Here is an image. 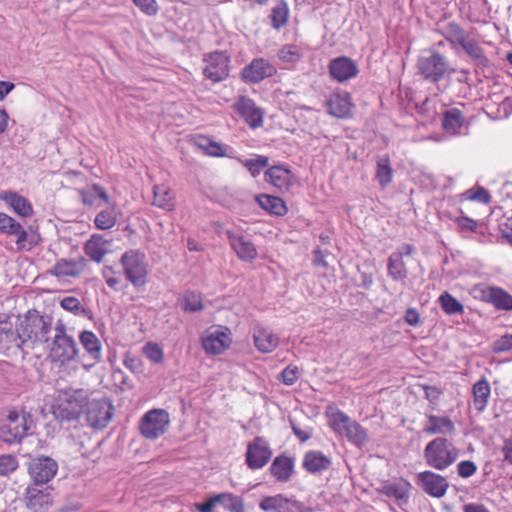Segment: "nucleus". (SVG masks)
<instances>
[{
    "mask_svg": "<svg viewBox=\"0 0 512 512\" xmlns=\"http://www.w3.org/2000/svg\"><path fill=\"white\" fill-rule=\"evenodd\" d=\"M19 333L25 345L33 348L35 343L48 342L52 329V317L41 315L39 311L28 310L19 320Z\"/></svg>",
    "mask_w": 512,
    "mask_h": 512,
    "instance_id": "1",
    "label": "nucleus"
},
{
    "mask_svg": "<svg viewBox=\"0 0 512 512\" xmlns=\"http://www.w3.org/2000/svg\"><path fill=\"white\" fill-rule=\"evenodd\" d=\"M34 421L30 412L14 409L0 418V439L7 444H18L33 428Z\"/></svg>",
    "mask_w": 512,
    "mask_h": 512,
    "instance_id": "2",
    "label": "nucleus"
},
{
    "mask_svg": "<svg viewBox=\"0 0 512 512\" xmlns=\"http://www.w3.org/2000/svg\"><path fill=\"white\" fill-rule=\"evenodd\" d=\"M459 453V449L452 441L444 437H436L425 446L423 457L427 466L443 471L455 463Z\"/></svg>",
    "mask_w": 512,
    "mask_h": 512,
    "instance_id": "3",
    "label": "nucleus"
},
{
    "mask_svg": "<svg viewBox=\"0 0 512 512\" xmlns=\"http://www.w3.org/2000/svg\"><path fill=\"white\" fill-rule=\"evenodd\" d=\"M88 392L84 389H64L59 392L58 404L54 415L61 422L73 421L79 418L83 408L88 403Z\"/></svg>",
    "mask_w": 512,
    "mask_h": 512,
    "instance_id": "4",
    "label": "nucleus"
},
{
    "mask_svg": "<svg viewBox=\"0 0 512 512\" xmlns=\"http://www.w3.org/2000/svg\"><path fill=\"white\" fill-rule=\"evenodd\" d=\"M416 71L424 81L436 84L441 81L446 74L455 72L450 68L446 56L438 51H432L427 56H420L416 62Z\"/></svg>",
    "mask_w": 512,
    "mask_h": 512,
    "instance_id": "5",
    "label": "nucleus"
},
{
    "mask_svg": "<svg viewBox=\"0 0 512 512\" xmlns=\"http://www.w3.org/2000/svg\"><path fill=\"white\" fill-rule=\"evenodd\" d=\"M328 417L329 426L336 434L345 437L356 446H362L366 443L368 439L366 430L346 413L341 410H336L328 413Z\"/></svg>",
    "mask_w": 512,
    "mask_h": 512,
    "instance_id": "6",
    "label": "nucleus"
},
{
    "mask_svg": "<svg viewBox=\"0 0 512 512\" xmlns=\"http://www.w3.org/2000/svg\"><path fill=\"white\" fill-rule=\"evenodd\" d=\"M54 336L50 356L54 362L67 364L78 355L79 349L72 335L68 334L66 325L58 321L54 327Z\"/></svg>",
    "mask_w": 512,
    "mask_h": 512,
    "instance_id": "7",
    "label": "nucleus"
},
{
    "mask_svg": "<svg viewBox=\"0 0 512 512\" xmlns=\"http://www.w3.org/2000/svg\"><path fill=\"white\" fill-rule=\"evenodd\" d=\"M120 264L126 279L135 288L147 283L148 264L144 253L134 249L128 250L122 254Z\"/></svg>",
    "mask_w": 512,
    "mask_h": 512,
    "instance_id": "8",
    "label": "nucleus"
},
{
    "mask_svg": "<svg viewBox=\"0 0 512 512\" xmlns=\"http://www.w3.org/2000/svg\"><path fill=\"white\" fill-rule=\"evenodd\" d=\"M169 423V413L166 410L152 409L142 416L139 430L144 438L155 440L165 434Z\"/></svg>",
    "mask_w": 512,
    "mask_h": 512,
    "instance_id": "9",
    "label": "nucleus"
},
{
    "mask_svg": "<svg viewBox=\"0 0 512 512\" xmlns=\"http://www.w3.org/2000/svg\"><path fill=\"white\" fill-rule=\"evenodd\" d=\"M113 416V406L106 398L93 399L86 405V420L94 429L105 428Z\"/></svg>",
    "mask_w": 512,
    "mask_h": 512,
    "instance_id": "10",
    "label": "nucleus"
},
{
    "mask_svg": "<svg viewBox=\"0 0 512 512\" xmlns=\"http://www.w3.org/2000/svg\"><path fill=\"white\" fill-rule=\"evenodd\" d=\"M57 470V462L47 456L35 457L28 465V472L35 486L47 484L54 478Z\"/></svg>",
    "mask_w": 512,
    "mask_h": 512,
    "instance_id": "11",
    "label": "nucleus"
},
{
    "mask_svg": "<svg viewBox=\"0 0 512 512\" xmlns=\"http://www.w3.org/2000/svg\"><path fill=\"white\" fill-rule=\"evenodd\" d=\"M207 63L204 76L212 82H221L229 76L230 58L225 52L215 51L204 57Z\"/></svg>",
    "mask_w": 512,
    "mask_h": 512,
    "instance_id": "12",
    "label": "nucleus"
},
{
    "mask_svg": "<svg viewBox=\"0 0 512 512\" xmlns=\"http://www.w3.org/2000/svg\"><path fill=\"white\" fill-rule=\"evenodd\" d=\"M272 457V450L263 437H256L247 446L245 454L246 465L252 469H261L267 465Z\"/></svg>",
    "mask_w": 512,
    "mask_h": 512,
    "instance_id": "13",
    "label": "nucleus"
},
{
    "mask_svg": "<svg viewBox=\"0 0 512 512\" xmlns=\"http://www.w3.org/2000/svg\"><path fill=\"white\" fill-rule=\"evenodd\" d=\"M416 483L426 494L435 498L443 497L449 487L446 477L429 470L418 473Z\"/></svg>",
    "mask_w": 512,
    "mask_h": 512,
    "instance_id": "14",
    "label": "nucleus"
},
{
    "mask_svg": "<svg viewBox=\"0 0 512 512\" xmlns=\"http://www.w3.org/2000/svg\"><path fill=\"white\" fill-rule=\"evenodd\" d=\"M259 508L264 512H306L305 505L294 498L285 497L283 494L264 497Z\"/></svg>",
    "mask_w": 512,
    "mask_h": 512,
    "instance_id": "15",
    "label": "nucleus"
},
{
    "mask_svg": "<svg viewBox=\"0 0 512 512\" xmlns=\"http://www.w3.org/2000/svg\"><path fill=\"white\" fill-rule=\"evenodd\" d=\"M277 69L264 58H255L241 71L242 79L247 83L257 84L266 78L274 76Z\"/></svg>",
    "mask_w": 512,
    "mask_h": 512,
    "instance_id": "16",
    "label": "nucleus"
},
{
    "mask_svg": "<svg viewBox=\"0 0 512 512\" xmlns=\"http://www.w3.org/2000/svg\"><path fill=\"white\" fill-rule=\"evenodd\" d=\"M411 484L403 478L385 481L378 488V492L395 499L399 506L406 505L410 498Z\"/></svg>",
    "mask_w": 512,
    "mask_h": 512,
    "instance_id": "17",
    "label": "nucleus"
},
{
    "mask_svg": "<svg viewBox=\"0 0 512 512\" xmlns=\"http://www.w3.org/2000/svg\"><path fill=\"white\" fill-rule=\"evenodd\" d=\"M328 68L331 77L341 83L355 78L359 73L357 63L346 56L332 59Z\"/></svg>",
    "mask_w": 512,
    "mask_h": 512,
    "instance_id": "18",
    "label": "nucleus"
},
{
    "mask_svg": "<svg viewBox=\"0 0 512 512\" xmlns=\"http://www.w3.org/2000/svg\"><path fill=\"white\" fill-rule=\"evenodd\" d=\"M225 234L231 248L242 261L251 262L257 258V249L249 239L233 230H226Z\"/></svg>",
    "mask_w": 512,
    "mask_h": 512,
    "instance_id": "19",
    "label": "nucleus"
},
{
    "mask_svg": "<svg viewBox=\"0 0 512 512\" xmlns=\"http://www.w3.org/2000/svg\"><path fill=\"white\" fill-rule=\"evenodd\" d=\"M235 109L250 127L258 128L263 125V112L252 99L240 97L235 103Z\"/></svg>",
    "mask_w": 512,
    "mask_h": 512,
    "instance_id": "20",
    "label": "nucleus"
},
{
    "mask_svg": "<svg viewBox=\"0 0 512 512\" xmlns=\"http://www.w3.org/2000/svg\"><path fill=\"white\" fill-rule=\"evenodd\" d=\"M481 300L490 303L496 310L511 311L512 310V295L506 290L497 286H489L481 289Z\"/></svg>",
    "mask_w": 512,
    "mask_h": 512,
    "instance_id": "21",
    "label": "nucleus"
},
{
    "mask_svg": "<svg viewBox=\"0 0 512 512\" xmlns=\"http://www.w3.org/2000/svg\"><path fill=\"white\" fill-rule=\"evenodd\" d=\"M53 498L49 488L39 489L35 486H28L26 489V507L34 512L48 509L52 505Z\"/></svg>",
    "mask_w": 512,
    "mask_h": 512,
    "instance_id": "22",
    "label": "nucleus"
},
{
    "mask_svg": "<svg viewBox=\"0 0 512 512\" xmlns=\"http://www.w3.org/2000/svg\"><path fill=\"white\" fill-rule=\"evenodd\" d=\"M459 47H461V49L473 61L476 67V73H478L479 70L484 72L485 69L490 68V60L486 57L483 48L479 45L475 38L469 36Z\"/></svg>",
    "mask_w": 512,
    "mask_h": 512,
    "instance_id": "23",
    "label": "nucleus"
},
{
    "mask_svg": "<svg viewBox=\"0 0 512 512\" xmlns=\"http://www.w3.org/2000/svg\"><path fill=\"white\" fill-rule=\"evenodd\" d=\"M265 180L283 191L289 189L295 180V176L288 168L275 165L265 171Z\"/></svg>",
    "mask_w": 512,
    "mask_h": 512,
    "instance_id": "24",
    "label": "nucleus"
},
{
    "mask_svg": "<svg viewBox=\"0 0 512 512\" xmlns=\"http://www.w3.org/2000/svg\"><path fill=\"white\" fill-rule=\"evenodd\" d=\"M329 114L336 118H347L351 114L353 103L347 92L335 93L327 101Z\"/></svg>",
    "mask_w": 512,
    "mask_h": 512,
    "instance_id": "25",
    "label": "nucleus"
},
{
    "mask_svg": "<svg viewBox=\"0 0 512 512\" xmlns=\"http://www.w3.org/2000/svg\"><path fill=\"white\" fill-rule=\"evenodd\" d=\"M231 343V339L224 331L216 330L202 338V347L206 353L218 355L223 353Z\"/></svg>",
    "mask_w": 512,
    "mask_h": 512,
    "instance_id": "26",
    "label": "nucleus"
},
{
    "mask_svg": "<svg viewBox=\"0 0 512 512\" xmlns=\"http://www.w3.org/2000/svg\"><path fill=\"white\" fill-rule=\"evenodd\" d=\"M269 471L278 482H288L294 472V459L285 454L278 455L273 460Z\"/></svg>",
    "mask_w": 512,
    "mask_h": 512,
    "instance_id": "27",
    "label": "nucleus"
},
{
    "mask_svg": "<svg viewBox=\"0 0 512 512\" xmlns=\"http://www.w3.org/2000/svg\"><path fill=\"white\" fill-rule=\"evenodd\" d=\"M331 465V459L321 451L316 450L306 452L302 462L303 468L311 474H317L328 470Z\"/></svg>",
    "mask_w": 512,
    "mask_h": 512,
    "instance_id": "28",
    "label": "nucleus"
},
{
    "mask_svg": "<svg viewBox=\"0 0 512 512\" xmlns=\"http://www.w3.org/2000/svg\"><path fill=\"white\" fill-rule=\"evenodd\" d=\"M424 432L430 435H447L455 432V424L448 416L427 415Z\"/></svg>",
    "mask_w": 512,
    "mask_h": 512,
    "instance_id": "29",
    "label": "nucleus"
},
{
    "mask_svg": "<svg viewBox=\"0 0 512 512\" xmlns=\"http://www.w3.org/2000/svg\"><path fill=\"white\" fill-rule=\"evenodd\" d=\"M253 339L256 348L262 353L272 352L279 344V338L276 334L260 326L254 328Z\"/></svg>",
    "mask_w": 512,
    "mask_h": 512,
    "instance_id": "30",
    "label": "nucleus"
},
{
    "mask_svg": "<svg viewBox=\"0 0 512 512\" xmlns=\"http://www.w3.org/2000/svg\"><path fill=\"white\" fill-rule=\"evenodd\" d=\"M79 340L85 351L88 353L89 358L93 360L91 366L100 362L102 359V345L95 333L84 330L80 333Z\"/></svg>",
    "mask_w": 512,
    "mask_h": 512,
    "instance_id": "31",
    "label": "nucleus"
},
{
    "mask_svg": "<svg viewBox=\"0 0 512 512\" xmlns=\"http://www.w3.org/2000/svg\"><path fill=\"white\" fill-rule=\"evenodd\" d=\"M108 244L101 235L94 234L85 243L84 252L92 261L100 263L108 253Z\"/></svg>",
    "mask_w": 512,
    "mask_h": 512,
    "instance_id": "32",
    "label": "nucleus"
},
{
    "mask_svg": "<svg viewBox=\"0 0 512 512\" xmlns=\"http://www.w3.org/2000/svg\"><path fill=\"white\" fill-rule=\"evenodd\" d=\"M0 198L8 204L15 213L22 217H29L33 214V208L30 202L16 192H5Z\"/></svg>",
    "mask_w": 512,
    "mask_h": 512,
    "instance_id": "33",
    "label": "nucleus"
},
{
    "mask_svg": "<svg viewBox=\"0 0 512 512\" xmlns=\"http://www.w3.org/2000/svg\"><path fill=\"white\" fill-rule=\"evenodd\" d=\"M465 122L464 115L458 108H451L444 112L442 118V128L451 135H457Z\"/></svg>",
    "mask_w": 512,
    "mask_h": 512,
    "instance_id": "34",
    "label": "nucleus"
},
{
    "mask_svg": "<svg viewBox=\"0 0 512 512\" xmlns=\"http://www.w3.org/2000/svg\"><path fill=\"white\" fill-rule=\"evenodd\" d=\"M255 199L259 206L270 214L283 216L288 211L285 202L280 197L260 194Z\"/></svg>",
    "mask_w": 512,
    "mask_h": 512,
    "instance_id": "35",
    "label": "nucleus"
},
{
    "mask_svg": "<svg viewBox=\"0 0 512 512\" xmlns=\"http://www.w3.org/2000/svg\"><path fill=\"white\" fill-rule=\"evenodd\" d=\"M474 407L478 412H483L488 404L491 388L486 378L478 380L472 388Z\"/></svg>",
    "mask_w": 512,
    "mask_h": 512,
    "instance_id": "36",
    "label": "nucleus"
},
{
    "mask_svg": "<svg viewBox=\"0 0 512 512\" xmlns=\"http://www.w3.org/2000/svg\"><path fill=\"white\" fill-rule=\"evenodd\" d=\"M441 35L450 43L453 48L463 44V42L470 36L459 24L456 22H448L440 28Z\"/></svg>",
    "mask_w": 512,
    "mask_h": 512,
    "instance_id": "37",
    "label": "nucleus"
},
{
    "mask_svg": "<svg viewBox=\"0 0 512 512\" xmlns=\"http://www.w3.org/2000/svg\"><path fill=\"white\" fill-rule=\"evenodd\" d=\"M84 259L79 262L75 260L60 259L56 262L53 268L50 270L51 275L55 277H77L81 273L79 263H83Z\"/></svg>",
    "mask_w": 512,
    "mask_h": 512,
    "instance_id": "38",
    "label": "nucleus"
},
{
    "mask_svg": "<svg viewBox=\"0 0 512 512\" xmlns=\"http://www.w3.org/2000/svg\"><path fill=\"white\" fill-rule=\"evenodd\" d=\"M376 179L382 188H385L392 182L393 169L391 167L389 156L383 155L378 157L376 162Z\"/></svg>",
    "mask_w": 512,
    "mask_h": 512,
    "instance_id": "39",
    "label": "nucleus"
},
{
    "mask_svg": "<svg viewBox=\"0 0 512 512\" xmlns=\"http://www.w3.org/2000/svg\"><path fill=\"white\" fill-rule=\"evenodd\" d=\"M388 275L395 281L407 277V269L403 261V253H392L388 258Z\"/></svg>",
    "mask_w": 512,
    "mask_h": 512,
    "instance_id": "40",
    "label": "nucleus"
},
{
    "mask_svg": "<svg viewBox=\"0 0 512 512\" xmlns=\"http://www.w3.org/2000/svg\"><path fill=\"white\" fill-rule=\"evenodd\" d=\"M60 306L75 316L85 317L89 320L93 319V313L90 309L81 304L79 299L73 296H67L60 302Z\"/></svg>",
    "mask_w": 512,
    "mask_h": 512,
    "instance_id": "41",
    "label": "nucleus"
},
{
    "mask_svg": "<svg viewBox=\"0 0 512 512\" xmlns=\"http://www.w3.org/2000/svg\"><path fill=\"white\" fill-rule=\"evenodd\" d=\"M218 505L227 512H244V502L241 497L232 493H220Z\"/></svg>",
    "mask_w": 512,
    "mask_h": 512,
    "instance_id": "42",
    "label": "nucleus"
},
{
    "mask_svg": "<svg viewBox=\"0 0 512 512\" xmlns=\"http://www.w3.org/2000/svg\"><path fill=\"white\" fill-rule=\"evenodd\" d=\"M25 345L24 340L21 337V333H19V326L17 325L16 329L6 331L3 334H0V348L1 349H22Z\"/></svg>",
    "mask_w": 512,
    "mask_h": 512,
    "instance_id": "43",
    "label": "nucleus"
},
{
    "mask_svg": "<svg viewBox=\"0 0 512 512\" xmlns=\"http://www.w3.org/2000/svg\"><path fill=\"white\" fill-rule=\"evenodd\" d=\"M12 235L16 237V245L19 250L31 249L38 243L39 236L33 233L29 234L21 224Z\"/></svg>",
    "mask_w": 512,
    "mask_h": 512,
    "instance_id": "44",
    "label": "nucleus"
},
{
    "mask_svg": "<svg viewBox=\"0 0 512 512\" xmlns=\"http://www.w3.org/2000/svg\"><path fill=\"white\" fill-rule=\"evenodd\" d=\"M153 204L159 208L171 210L173 207L170 189L165 185H155L153 188Z\"/></svg>",
    "mask_w": 512,
    "mask_h": 512,
    "instance_id": "45",
    "label": "nucleus"
},
{
    "mask_svg": "<svg viewBox=\"0 0 512 512\" xmlns=\"http://www.w3.org/2000/svg\"><path fill=\"white\" fill-rule=\"evenodd\" d=\"M117 221V212L114 207H108L100 211L94 220L95 226L100 230L112 228Z\"/></svg>",
    "mask_w": 512,
    "mask_h": 512,
    "instance_id": "46",
    "label": "nucleus"
},
{
    "mask_svg": "<svg viewBox=\"0 0 512 512\" xmlns=\"http://www.w3.org/2000/svg\"><path fill=\"white\" fill-rule=\"evenodd\" d=\"M82 202L88 206L96 205V200L108 201V194L100 185L94 184L91 189L80 191Z\"/></svg>",
    "mask_w": 512,
    "mask_h": 512,
    "instance_id": "47",
    "label": "nucleus"
},
{
    "mask_svg": "<svg viewBox=\"0 0 512 512\" xmlns=\"http://www.w3.org/2000/svg\"><path fill=\"white\" fill-rule=\"evenodd\" d=\"M181 308L185 312H199L204 309V304L200 294L188 291L181 299Z\"/></svg>",
    "mask_w": 512,
    "mask_h": 512,
    "instance_id": "48",
    "label": "nucleus"
},
{
    "mask_svg": "<svg viewBox=\"0 0 512 512\" xmlns=\"http://www.w3.org/2000/svg\"><path fill=\"white\" fill-rule=\"evenodd\" d=\"M278 58L286 63H297L301 60L304 52L301 47L293 44L284 45L279 49Z\"/></svg>",
    "mask_w": 512,
    "mask_h": 512,
    "instance_id": "49",
    "label": "nucleus"
},
{
    "mask_svg": "<svg viewBox=\"0 0 512 512\" xmlns=\"http://www.w3.org/2000/svg\"><path fill=\"white\" fill-rule=\"evenodd\" d=\"M239 162L244 166L253 177H257L261 171L268 166L269 158L264 155H257L255 158L239 159Z\"/></svg>",
    "mask_w": 512,
    "mask_h": 512,
    "instance_id": "50",
    "label": "nucleus"
},
{
    "mask_svg": "<svg viewBox=\"0 0 512 512\" xmlns=\"http://www.w3.org/2000/svg\"><path fill=\"white\" fill-rule=\"evenodd\" d=\"M439 303L443 311L449 315L461 314L464 311L463 305L448 292L440 295Z\"/></svg>",
    "mask_w": 512,
    "mask_h": 512,
    "instance_id": "51",
    "label": "nucleus"
},
{
    "mask_svg": "<svg viewBox=\"0 0 512 512\" xmlns=\"http://www.w3.org/2000/svg\"><path fill=\"white\" fill-rule=\"evenodd\" d=\"M288 13V7L284 2H280L273 7L270 15L272 27L277 30L283 27L287 23Z\"/></svg>",
    "mask_w": 512,
    "mask_h": 512,
    "instance_id": "52",
    "label": "nucleus"
},
{
    "mask_svg": "<svg viewBox=\"0 0 512 512\" xmlns=\"http://www.w3.org/2000/svg\"><path fill=\"white\" fill-rule=\"evenodd\" d=\"M145 356L153 363H161L164 359L162 348L153 342H148L143 348Z\"/></svg>",
    "mask_w": 512,
    "mask_h": 512,
    "instance_id": "53",
    "label": "nucleus"
},
{
    "mask_svg": "<svg viewBox=\"0 0 512 512\" xmlns=\"http://www.w3.org/2000/svg\"><path fill=\"white\" fill-rule=\"evenodd\" d=\"M199 146L210 156L219 157L225 154L223 146L209 138H203Z\"/></svg>",
    "mask_w": 512,
    "mask_h": 512,
    "instance_id": "54",
    "label": "nucleus"
},
{
    "mask_svg": "<svg viewBox=\"0 0 512 512\" xmlns=\"http://www.w3.org/2000/svg\"><path fill=\"white\" fill-rule=\"evenodd\" d=\"M20 225L13 217L0 212V233L12 235L16 228Z\"/></svg>",
    "mask_w": 512,
    "mask_h": 512,
    "instance_id": "55",
    "label": "nucleus"
},
{
    "mask_svg": "<svg viewBox=\"0 0 512 512\" xmlns=\"http://www.w3.org/2000/svg\"><path fill=\"white\" fill-rule=\"evenodd\" d=\"M18 467L17 459L12 455L0 456V475L7 476Z\"/></svg>",
    "mask_w": 512,
    "mask_h": 512,
    "instance_id": "56",
    "label": "nucleus"
},
{
    "mask_svg": "<svg viewBox=\"0 0 512 512\" xmlns=\"http://www.w3.org/2000/svg\"><path fill=\"white\" fill-rule=\"evenodd\" d=\"M495 353H503L512 350V333H506L495 340L492 344Z\"/></svg>",
    "mask_w": 512,
    "mask_h": 512,
    "instance_id": "57",
    "label": "nucleus"
},
{
    "mask_svg": "<svg viewBox=\"0 0 512 512\" xmlns=\"http://www.w3.org/2000/svg\"><path fill=\"white\" fill-rule=\"evenodd\" d=\"M477 471V465L471 460H463L457 464V474L461 478H469Z\"/></svg>",
    "mask_w": 512,
    "mask_h": 512,
    "instance_id": "58",
    "label": "nucleus"
},
{
    "mask_svg": "<svg viewBox=\"0 0 512 512\" xmlns=\"http://www.w3.org/2000/svg\"><path fill=\"white\" fill-rule=\"evenodd\" d=\"M454 222L457 224L460 231L477 232L478 222L467 216H459L454 218Z\"/></svg>",
    "mask_w": 512,
    "mask_h": 512,
    "instance_id": "59",
    "label": "nucleus"
},
{
    "mask_svg": "<svg viewBox=\"0 0 512 512\" xmlns=\"http://www.w3.org/2000/svg\"><path fill=\"white\" fill-rule=\"evenodd\" d=\"M280 379L285 385H293L298 379V367L289 365L280 374Z\"/></svg>",
    "mask_w": 512,
    "mask_h": 512,
    "instance_id": "60",
    "label": "nucleus"
},
{
    "mask_svg": "<svg viewBox=\"0 0 512 512\" xmlns=\"http://www.w3.org/2000/svg\"><path fill=\"white\" fill-rule=\"evenodd\" d=\"M468 193L469 199L473 201H477L483 204H488L491 201L489 192L483 187H478L476 190L471 189L468 191Z\"/></svg>",
    "mask_w": 512,
    "mask_h": 512,
    "instance_id": "61",
    "label": "nucleus"
},
{
    "mask_svg": "<svg viewBox=\"0 0 512 512\" xmlns=\"http://www.w3.org/2000/svg\"><path fill=\"white\" fill-rule=\"evenodd\" d=\"M218 505V495L208 498L203 503H195L194 510L196 512H214V508Z\"/></svg>",
    "mask_w": 512,
    "mask_h": 512,
    "instance_id": "62",
    "label": "nucleus"
},
{
    "mask_svg": "<svg viewBox=\"0 0 512 512\" xmlns=\"http://www.w3.org/2000/svg\"><path fill=\"white\" fill-rule=\"evenodd\" d=\"M133 2L147 15H155L157 13L158 9L155 0H133Z\"/></svg>",
    "mask_w": 512,
    "mask_h": 512,
    "instance_id": "63",
    "label": "nucleus"
},
{
    "mask_svg": "<svg viewBox=\"0 0 512 512\" xmlns=\"http://www.w3.org/2000/svg\"><path fill=\"white\" fill-rule=\"evenodd\" d=\"M423 390L425 398L432 404H435L442 394V390L436 386L424 385Z\"/></svg>",
    "mask_w": 512,
    "mask_h": 512,
    "instance_id": "64",
    "label": "nucleus"
}]
</instances>
